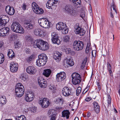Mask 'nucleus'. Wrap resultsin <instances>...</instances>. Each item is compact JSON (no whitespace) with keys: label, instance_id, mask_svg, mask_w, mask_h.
<instances>
[{"label":"nucleus","instance_id":"f257e3e1","mask_svg":"<svg viewBox=\"0 0 120 120\" xmlns=\"http://www.w3.org/2000/svg\"><path fill=\"white\" fill-rule=\"evenodd\" d=\"M26 38L29 41L32 43V41H35L36 43L33 45V47L35 48H38L40 49L43 51H46L48 50L49 48V45L48 43L42 40L37 39L36 40H33L29 36H27L26 37Z\"/></svg>","mask_w":120,"mask_h":120},{"label":"nucleus","instance_id":"f03ea898","mask_svg":"<svg viewBox=\"0 0 120 120\" xmlns=\"http://www.w3.org/2000/svg\"><path fill=\"white\" fill-rule=\"evenodd\" d=\"M47 57L45 54H41L38 56V58L37 60L36 64L39 67L43 66L46 63Z\"/></svg>","mask_w":120,"mask_h":120},{"label":"nucleus","instance_id":"7ed1b4c3","mask_svg":"<svg viewBox=\"0 0 120 120\" xmlns=\"http://www.w3.org/2000/svg\"><path fill=\"white\" fill-rule=\"evenodd\" d=\"M11 28L12 31L16 33L22 34L24 32V29L21 25L16 22H14L12 23Z\"/></svg>","mask_w":120,"mask_h":120},{"label":"nucleus","instance_id":"20e7f679","mask_svg":"<svg viewBox=\"0 0 120 120\" xmlns=\"http://www.w3.org/2000/svg\"><path fill=\"white\" fill-rule=\"evenodd\" d=\"M16 95L20 97L22 96L24 92V88L22 84L20 83H17L15 88Z\"/></svg>","mask_w":120,"mask_h":120},{"label":"nucleus","instance_id":"39448f33","mask_svg":"<svg viewBox=\"0 0 120 120\" xmlns=\"http://www.w3.org/2000/svg\"><path fill=\"white\" fill-rule=\"evenodd\" d=\"M84 43L82 41H75L73 45V47L75 51H79L82 50L84 47Z\"/></svg>","mask_w":120,"mask_h":120},{"label":"nucleus","instance_id":"423d86ee","mask_svg":"<svg viewBox=\"0 0 120 120\" xmlns=\"http://www.w3.org/2000/svg\"><path fill=\"white\" fill-rule=\"evenodd\" d=\"M38 22L41 26L45 28H49L51 23L47 19L45 18L40 19H39Z\"/></svg>","mask_w":120,"mask_h":120},{"label":"nucleus","instance_id":"0eeeda50","mask_svg":"<svg viewBox=\"0 0 120 120\" xmlns=\"http://www.w3.org/2000/svg\"><path fill=\"white\" fill-rule=\"evenodd\" d=\"M72 83L75 85L79 84L81 82V78L80 75L76 73H73L72 75Z\"/></svg>","mask_w":120,"mask_h":120},{"label":"nucleus","instance_id":"6e6552de","mask_svg":"<svg viewBox=\"0 0 120 120\" xmlns=\"http://www.w3.org/2000/svg\"><path fill=\"white\" fill-rule=\"evenodd\" d=\"M32 7L34 11L36 14H41L44 13L43 10L39 7L37 4L35 2H33Z\"/></svg>","mask_w":120,"mask_h":120},{"label":"nucleus","instance_id":"1a4fd4ad","mask_svg":"<svg viewBox=\"0 0 120 120\" xmlns=\"http://www.w3.org/2000/svg\"><path fill=\"white\" fill-rule=\"evenodd\" d=\"M74 32L76 34L82 36L85 34V31L82 28H81L78 24H76L75 26Z\"/></svg>","mask_w":120,"mask_h":120},{"label":"nucleus","instance_id":"9d476101","mask_svg":"<svg viewBox=\"0 0 120 120\" xmlns=\"http://www.w3.org/2000/svg\"><path fill=\"white\" fill-rule=\"evenodd\" d=\"M34 33L36 36L42 37L46 35V33L45 31L42 30L41 29L38 28H36L34 30Z\"/></svg>","mask_w":120,"mask_h":120},{"label":"nucleus","instance_id":"9b49d317","mask_svg":"<svg viewBox=\"0 0 120 120\" xmlns=\"http://www.w3.org/2000/svg\"><path fill=\"white\" fill-rule=\"evenodd\" d=\"M74 64V62L69 58L64 59L63 61V65L65 68H68L73 66Z\"/></svg>","mask_w":120,"mask_h":120},{"label":"nucleus","instance_id":"f8f14e48","mask_svg":"<svg viewBox=\"0 0 120 120\" xmlns=\"http://www.w3.org/2000/svg\"><path fill=\"white\" fill-rule=\"evenodd\" d=\"M39 103L43 108H46L48 107L50 104V103L48 99L46 98L41 99L39 100Z\"/></svg>","mask_w":120,"mask_h":120},{"label":"nucleus","instance_id":"ddd939ff","mask_svg":"<svg viewBox=\"0 0 120 120\" xmlns=\"http://www.w3.org/2000/svg\"><path fill=\"white\" fill-rule=\"evenodd\" d=\"M38 81L39 84L41 87L44 88L47 86V81L43 78L41 77L38 78Z\"/></svg>","mask_w":120,"mask_h":120},{"label":"nucleus","instance_id":"4468645a","mask_svg":"<svg viewBox=\"0 0 120 120\" xmlns=\"http://www.w3.org/2000/svg\"><path fill=\"white\" fill-rule=\"evenodd\" d=\"M51 36V40L53 43L58 45H59L60 43V41L58 39V35L56 33L54 32L52 33Z\"/></svg>","mask_w":120,"mask_h":120},{"label":"nucleus","instance_id":"2eb2a0df","mask_svg":"<svg viewBox=\"0 0 120 120\" xmlns=\"http://www.w3.org/2000/svg\"><path fill=\"white\" fill-rule=\"evenodd\" d=\"M66 77L65 73L63 71L58 73L56 75V79L58 82H60L64 80Z\"/></svg>","mask_w":120,"mask_h":120},{"label":"nucleus","instance_id":"dca6fc26","mask_svg":"<svg viewBox=\"0 0 120 120\" xmlns=\"http://www.w3.org/2000/svg\"><path fill=\"white\" fill-rule=\"evenodd\" d=\"M72 91L71 89H70L68 87H65L63 89L62 93L64 96L68 97L70 95H72L71 92Z\"/></svg>","mask_w":120,"mask_h":120},{"label":"nucleus","instance_id":"f3484780","mask_svg":"<svg viewBox=\"0 0 120 120\" xmlns=\"http://www.w3.org/2000/svg\"><path fill=\"white\" fill-rule=\"evenodd\" d=\"M33 92H30L27 93L25 96V100L27 102H30L33 100L34 98Z\"/></svg>","mask_w":120,"mask_h":120},{"label":"nucleus","instance_id":"a211bd4d","mask_svg":"<svg viewBox=\"0 0 120 120\" xmlns=\"http://www.w3.org/2000/svg\"><path fill=\"white\" fill-rule=\"evenodd\" d=\"M10 69L11 72L14 73L17 71L18 65L16 63L12 62H10Z\"/></svg>","mask_w":120,"mask_h":120},{"label":"nucleus","instance_id":"6ab92c4d","mask_svg":"<svg viewBox=\"0 0 120 120\" xmlns=\"http://www.w3.org/2000/svg\"><path fill=\"white\" fill-rule=\"evenodd\" d=\"M30 21L28 20H25L24 22V26L28 30L33 29L34 26V24L30 23Z\"/></svg>","mask_w":120,"mask_h":120},{"label":"nucleus","instance_id":"aec40b11","mask_svg":"<svg viewBox=\"0 0 120 120\" xmlns=\"http://www.w3.org/2000/svg\"><path fill=\"white\" fill-rule=\"evenodd\" d=\"M58 1L56 0H49L46 5V7L48 9H52V7L55 4H57Z\"/></svg>","mask_w":120,"mask_h":120},{"label":"nucleus","instance_id":"412c9836","mask_svg":"<svg viewBox=\"0 0 120 120\" xmlns=\"http://www.w3.org/2000/svg\"><path fill=\"white\" fill-rule=\"evenodd\" d=\"M5 10L7 13L10 15H13L15 13V10L14 8L9 5L6 7Z\"/></svg>","mask_w":120,"mask_h":120},{"label":"nucleus","instance_id":"4be33fe9","mask_svg":"<svg viewBox=\"0 0 120 120\" xmlns=\"http://www.w3.org/2000/svg\"><path fill=\"white\" fill-rule=\"evenodd\" d=\"M61 54L58 52H55L53 56V58L57 62H59L61 59Z\"/></svg>","mask_w":120,"mask_h":120},{"label":"nucleus","instance_id":"5701e85b","mask_svg":"<svg viewBox=\"0 0 120 120\" xmlns=\"http://www.w3.org/2000/svg\"><path fill=\"white\" fill-rule=\"evenodd\" d=\"M35 68L33 66H30L28 67L26 69L27 72L30 74H33L35 73Z\"/></svg>","mask_w":120,"mask_h":120},{"label":"nucleus","instance_id":"b1692460","mask_svg":"<svg viewBox=\"0 0 120 120\" xmlns=\"http://www.w3.org/2000/svg\"><path fill=\"white\" fill-rule=\"evenodd\" d=\"M66 25L62 22H60L57 23L56 25V29L58 30H61Z\"/></svg>","mask_w":120,"mask_h":120},{"label":"nucleus","instance_id":"393cba45","mask_svg":"<svg viewBox=\"0 0 120 120\" xmlns=\"http://www.w3.org/2000/svg\"><path fill=\"white\" fill-rule=\"evenodd\" d=\"M94 107V109L95 112L97 113L99 112L100 111V106L98 103L94 101L93 103Z\"/></svg>","mask_w":120,"mask_h":120},{"label":"nucleus","instance_id":"a878e982","mask_svg":"<svg viewBox=\"0 0 120 120\" xmlns=\"http://www.w3.org/2000/svg\"><path fill=\"white\" fill-rule=\"evenodd\" d=\"M7 101L6 98L5 96H0V107H2L3 105L5 104Z\"/></svg>","mask_w":120,"mask_h":120},{"label":"nucleus","instance_id":"bb28decb","mask_svg":"<svg viewBox=\"0 0 120 120\" xmlns=\"http://www.w3.org/2000/svg\"><path fill=\"white\" fill-rule=\"evenodd\" d=\"M8 56L10 59H11L15 56V53L11 49H8Z\"/></svg>","mask_w":120,"mask_h":120},{"label":"nucleus","instance_id":"cd10ccee","mask_svg":"<svg viewBox=\"0 0 120 120\" xmlns=\"http://www.w3.org/2000/svg\"><path fill=\"white\" fill-rule=\"evenodd\" d=\"M70 114V112L68 110H64L62 112V116L64 117H66L67 119L69 118Z\"/></svg>","mask_w":120,"mask_h":120},{"label":"nucleus","instance_id":"c85d7f7f","mask_svg":"<svg viewBox=\"0 0 120 120\" xmlns=\"http://www.w3.org/2000/svg\"><path fill=\"white\" fill-rule=\"evenodd\" d=\"M51 73V70L49 69L44 70L43 74L45 76L48 77L50 75Z\"/></svg>","mask_w":120,"mask_h":120},{"label":"nucleus","instance_id":"c756f323","mask_svg":"<svg viewBox=\"0 0 120 120\" xmlns=\"http://www.w3.org/2000/svg\"><path fill=\"white\" fill-rule=\"evenodd\" d=\"M74 7L71 5L68 4L65 7V9L67 12H70L71 10L73 9Z\"/></svg>","mask_w":120,"mask_h":120},{"label":"nucleus","instance_id":"7c9ffc66","mask_svg":"<svg viewBox=\"0 0 120 120\" xmlns=\"http://www.w3.org/2000/svg\"><path fill=\"white\" fill-rule=\"evenodd\" d=\"M69 0L74 4V6H76L78 4L80 5L81 3V0Z\"/></svg>","mask_w":120,"mask_h":120},{"label":"nucleus","instance_id":"2f4dec72","mask_svg":"<svg viewBox=\"0 0 120 120\" xmlns=\"http://www.w3.org/2000/svg\"><path fill=\"white\" fill-rule=\"evenodd\" d=\"M15 118V120H26V116L22 115L20 116H16Z\"/></svg>","mask_w":120,"mask_h":120},{"label":"nucleus","instance_id":"473e14b6","mask_svg":"<svg viewBox=\"0 0 120 120\" xmlns=\"http://www.w3.org/2000/svg\"><path fill=\"white\" fill-rule=\"evenodd\" d=\"M2 31H3L4 33L5 34L6 36L8 35L9 34V28L8 27L4 28L2 29Z\"/></svg>","mask_w":120,"mask_h":120},{"label":"nucleus","instance_id":"72a5a7b5","mask_svg":"<svg viewBox=\"0 0 120 120\" xmlns=\"http://www.w3.org/2000/svg\"><path fill=\"white\" fill-rule=\"evenodd\" d=\"M64 102V100L62 98H58L56 100V103L61 105L63 104Z\"/></svg>","mask_w":120,"mask_h":120},{"label":"nucleus","instance_id":"f704fd0d","mask_svg":"<svg viewBox=\"0 0 120 120\" xmlns=\"http://www.w3.org/2000/svg\"><path fill=\"white\" fill-rule=\"evenodd\" d=\"M60 31H61L62 33L63 34H67L68 31V27L66 25L65 26L64 28H63V29Z\"/></svg>","mask_w":120,"mask_h":120},{"label":"nucleus","instance_id":"c9c22d12","mask_svg":"<svg viewBox=\"0 0 120 120\" xmlns=\"http://www.w3.org/2000/svg\"><path fill=\"white\" fill-rule=\"evenodd\" d=\"M107 69L108 70L111 76H112V75H111L112 71H111V67L110 64L109 62L107 63Z\"/></svg>","mask_w":120,"mask_h":120},{"label":"nucleus","instance_id":"e433bc0d","mask_svg":"<svg viewBox=\"0 0 120 120\" xmlns=\"http://www.w3.org/2000/svg\"><path fill=\"white\" fill-rule=\"evenodd\" d=\"M112 3L111 4V8H112L113 9V10L114 11V12H116V13H117L116 12V6L115 5V4L114 3V1L113 0L112 1Z\"/></svg>","mask_w":120,"mask_h":120},{"label":"nucleus","instance_id":"4c0bfd02","mask_svg":"<svg viewBox=\"0 0 120 120\" xmlns=\"http://www.w3.org/2000/svg\"><path fill=\"white\" fill-rule=\"evenodd\" d=\"M4 55L2 53H0V64L2 63L4 60Z\"/></svg>","mask_w":120,"mask_h":120},{"label":"nucleus","instance_id":"58836bf2","mask_svg":"<svg viewBox=\"0 0 120 120\" xmlns=\"http://www.w3.org/2000/svg\"><path fill=\"white\" fill-rule=\"evenodd\" d=\"M8 22V20H0V26H4Z\"/></svg>","mask_w":120,"mask_h":120},{"label":"nucleus","instance_id":"ea45409f","mask_svg":"<svg viewBox=\"0 0 120 120\" xmlns=\"http://www.w3.org/2000/svg\"><path fill=\"white\" fill-rule=\"evenodd\" d=\"M70 40V37L69 36H66L64 37L63 40L64 41L66 42H68Z\"/></svg>","mask_w":120,"mask_h":120},{"label":"nucleus","instance_id":"a19ab883","mask_svg":"<svg viewBox=\"0 0 120 120\" xmlns=\"http://www.w3.org/2000/svg\"><path fill=\"white\" fill-rule=\"evenodd\" d=\"M34 55H32L26 59V60L27 62L29 63L34 59Z\"/></svg>","mask_w":120,"mask_h":120},{"label":"nucleus","instance_id":"79ce46f5","mask_svg":"<svg viewBox=\"0 0 120 120\" xmlns=\"http://www.w3.org/2000/svg\"><path fill=\"white\" fill-rule=\"evenodd\" d=\"M87 61V59L86 58L84 59L82 63V64L81 66V68H84L85 65L86 64V63Z\"/></svg>","mask_w":120,"mask_h":120},{"label":"nucleus","instance_id":"37998d69","mask_svg":"<svg viewBox=\"0 0 120 120\" xmlns=\"http://www.w3.org/2000/svg\"><path fill=\"white\" fill-rule=\"evenodd\" d=\"M81 91V88L80 87H78L76 90V94L77 96H78L80 94Z\"/></svg>","mask_w":120,"mask_h":120},{"label":"nucleus","instance_id":"c03bdc74","mask_svg":"<svg viewBox=\"0 0 120 120\" xmlns=\"http://www.w3.org/2000/svg\"><path fill=\"white\" fill-rule=\"evenodd\" d=\"M74 8V7H73V9L71 10L70 12H69L70 14H71L73 16H74L76 14V12Z\"/></svg>","mask_w":120,"mask_h":120},{"label":"nucleus","instance_id":"a18cd8bd","mask_svg":"<svg viewBox=\"0 0 120 120\" xmlns=\"http://www.w3.org/2000/svg\"><path fill=\"white\" fill-rule=\"evenodd\" d=\"M50 117V120H56V114H53L52 116H49Z\"/></svg>","mask_w":120,"mask_h":120},{"label":"nucleus","instance_id":"49530a36","mask_svg":"<svg viewBox=\"0 0 120 120\" xmlns=\"http://www.w3.org/2000/svg\"><path fill=\"white\" fill-rule=\"evenodd\" d=\"M50 90H52V91L53 92H55V90L56 89V87L54 86H50L49 88Z\"/></svg>","mask_w":120,"mask_h":120},{"label":"nucleus","instance_id":"de8ad7c7","mask_svg":"<svg viewBox=\"0 0 120 120\" xmlns=\"http://www.w3.org/2000/svg\"><path fill=\"white\" fill-rule=\"evenodd\" d=\"M108 99H107V102L109 104H110L111 103V100L110 98V97L109 95L108 94L107 95Z\"/></svg>","mask_w":120,"mask_h":120},{"label":"nucleus","instance_id":"09e8293b","mask_svg":"<svg viewBox=\"0 0 120 120\" xmlns=\"http://www.w3.org/2000/svg\"><path fill=\"white\" fill-rule=\"evenodd\" d=\"M20 79L23 80L25 81L26 80L25 77L24 76V75L23 74L21 75L20 76Z\"/></svg>","mask_w":120,"mask_h":120},{"label":"nucleus","instance_id":"8fccbe9b","mask_svg":"<svg viewBox=\"0 0 120 120\" xmlns=\"http://www.w3.org/2000/svg\"><path fill=\"white\" fill-rule=\"evenodd\" d=\"M54 111L53 110H49L48 112V114L49 115V116H52L53 114H55L52 112Z\"/></svg>","mask_w":120,"mask_h":120},{"label":"nucleus","instance_id":"3c124183","mask_svg":"<svg viewBox=\"0 0 120 120\" xmlns=\"http://www.w3.org/2000/svg\"><path fill=\"white\" fill-rule=\"evenodd\" d=\"M2 29L0 30V36H6V35L4 34L3 31H2Z\"/></svg>","mask_w":120,"mask_h":120},{"label":"nucleus","instance_id":"603ef678","mask_svg":"<svg viewBox=\"0 0 120 120\" xmlns=\"http://www.w3.org/2000/svg\"><path fill=\"white\" fill-rule=\"evenodd\" d=\"M92 56L94 57H95L96 55V51L95 50H94L92 52Z\"/></svg>","mask_w":120,"mask_h":120},{"label":"nucleus","instance_id":"864d4df0","mask_svg":"<svg viewBox=\"0 0 120 120\" xmlns=\"http://www.w3.org/2000/svg\"><path fill=\"white\" fill-rule=\"evenodd\" d=\"M26 7L27 5L26 4L23 3L22 4V8L23 10H26Z\"/></svg>","mask_w":120,"mask_h":120},{"label":"nucleus","instance_id":"5fc2aeb1","mask_svg":"<svg viewBox=\"0 0 120 120\" xmlns=\"http://www.w3.org/2000/svg\"><path fill=\"white\" fill-rule=\"evenodd\" d=\"M89 46H88V45H87L86 47V53L88 54L89 53L90 51V48H89Z\"/></svg>","mask_w":120,"mask_h":120},{"label":"nucleus","instance_id":"6e6d98bb","mask_svg":"<svg viewBox=\"0 0 120 120\" xmlns=\"http://www.w3.org/2000/svg\"><path fill=\"white\" fill-rule=\"evenodd\" d=\"M37 110V108L35 107H32L31 109V111L33 112H35Z\"/></svg>","mask_w":120,"mask_h":120},{"label":"nucleus","instance_id":"4d7b16f0","mask_svg":"<svg viewBox=\"0 0 120 120\" xmlns=\"http://www.w3.org/2000/svg\"><path fill=\"white\" fill-rule=\"evenodd\" d=\"M11 38L13 40H14L17 38V35L16 34H12L11 35Z\"/></svg>","mask_w":120,"mask_h":120},{"label":"nucleus","instance_id":"13d9d810","mask_svg":"<svg viewBox=\"0 0 120 120\" xmlns=\"http://www.w3.org/2000/svg\"><path fill=\"white\" fill-rule=\"evenodd\" d=\"M20 45L19 43H17L16 44H15V48H19L20 47Z\"/></svg>","mask_w":120,"mask_h":120},{"label":"nucleus","instance_id":"bf43d9fd","mask_svg":"<svg viewBox=\"0 0 120 120\" xmlns=\"http://www.w3.org/2000/svg\"><path fill=\"white\" fill-rule=\"evenodd\" d=\"M64 50L65 52H66L67 53H69L71 50L70 48H65L64 49Z\"/></svg>","mask_w":120,"mask_h":120},{"label":"nucleus","instance_id":"052dcab7","mask_svg":"<svg viewBox=\"0 0 120 120\" xmlns=\"http://www.w3.org/2000/svg\"><path fill=\"white\" fill-rule=\"evenodd\" d=\"M92 99L90 97H88L86 98L85 100L86 102H89Z\"/></svg>","mask_w":120,"mask_h":120},{"label":"nucleus","instance_id":"680f3d73","mask_svg":"<svg viewBox=\"0 0 120 120\" xmlns=\"http://www.w3.org/2000/svg\"><path fill=\"white\" fill-rule=\"evenodd\" d=\"M84 0L87 3H89V8L90 9H90H91V5L90 3H90V0Z\"/></svg>","mask_w":120,"mask_h":120},{"label":"nucleus","instance_id":"e2e57ef3","mask_svg":"<svg viewBox=\"0 0 120 120\" xmlns=\"http://www.w3.org/2000/svg\"><path fill=\"white\" fill-rule=\"evenodd\" d=\"M90 87V86L89 85H88L86 87L85 90H84V91H85V93H86V92H87V91H88V90H89Z\"/></svg>","mask_w":120,"mask_h":120},{"label":"nucleus","instance_id":"0e129e2a","mask_svg":"<svg viewBox=\"0 0 120 120\" xmlns=\"http://www.w3.org/2000/svg\"><path fill=\"white\" fill-rule=\"evenodd\" d=\"M4 17H6V16L5 15H3L2 16V17H1L0 18V20H2L3 19V20H7L6 19H4Z\"/></svg>","mask_w":120,"mask_h":120},{"label":"nucleus","instance_id":"69168bd1","mask_svg":"<svg viewBox=\"0 0 120 120\" xmlns=\"http://www.w3.org/2000/svg\"><path fill=\"white\" fill-rule=\"evenodd\" d=\"M25 52L26 54L29 53L30 52L29 49H25Z\"/></svg>","mask_w":120,"mask_h":120},{"label":"nucleus","instance_id":"338daca9","mask_svg":"<svg viewBox=\"0 0 120 120\" xmlns=\"http://www.w3.org/2000/svg\"><path fill=\"white\" fill-rule=\"evenodd\" d=\"M4 43L2 41H0V47H1L3 45Z\"/></svg>","mask_w":120,"mask_h":120},{"label":"nucleus","instance_id":"774afa93","mask_svg":"<svg viewBox=\"0 0 120 120\" xmlns=\"http://www.w3.org/2000/svg\"><path fill=\"white\" fill-rule=\"evenodd\" d=\"M111 12H110V16L112 18H113V16L112 13V8H111Z\"/></svg>","mask_w":120,"mask_h":120}]
</instances>
